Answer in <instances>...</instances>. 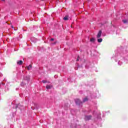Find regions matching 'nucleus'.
<instances>
[{
  "instance_id": "nucleus-2",
  "label": "nucleus",
  "mask_w": 128,
  "mask_h": 128,
  "mask_svg": "<svg viewBox=\"0 0 128 128\" xmlns=\"http://www.w3.org/2000/svg\"><path fill=\"white\" fill-rule=\"evenodd\" d=\"M92 118V116H85V120H88Z\"/></svg>"
},
{
  "instance_id": "nucleus-14",
  "label": "nucleus",
  "mask_w": 128,
  "mask_h": 128,
  "mask_svg": "<svg viewBox=\"0 0 128 128\" xmlns=\"http://www.w3.org/2000/svg\"><path fill=\"white\" fill-rule=\"evenodd\" d=\"M122 62H120V61H119L118 62V64L119 65V66H120V64H122Z\"/></svg>"
},
{
  "instance_id": "nucleus-13",
  "label": "nucleus",
  "mask_w": 128,
  "mask_h": 128,
  "mask_svg": "<svg viewBox=\"0 0 128 128\" xmlns=\"http://www.w3.org/2000/svg\"><path fill=\"white\" fill-rule=\"evenodd\" d=\"M42 82H43V84H46V80H43Z\"/></svg>"
},
{
  "instance_id": "nucleus-18",
  "label": "nucleus",
  "mask_w": 128,
  "mask_h": 128,
  "mask_svg": "<svg viewBox=\"0 0 128 128\" xmlns=\"http://www.w3.org/2000/svg\"><path fill=\"white\" fill-rule=\"evenodd\" d=\"M54 44H56V42L54 43Z\"/></svg>"
},
{
  "instance_id": "nucleus-8",
  "label": "nucleus",
  "mask_w": 128,
  "mask_h": 128,
  "mask_svg": "<svg viewBox=\"0 0 128 128\" xmlns=\"http://www.w3.org/2000/svg\"><path fill=\"white\" fill-rule=\"evenodd\" d=\"M64 20H68V16H66L64 18Z\"/></svg>"
},
{
  "instance_id": "nucleus-9",
  "label": "nucleus",
  "mask_w": 128,
  "mask_h": 128,
  "mask_svg": "<svg viewBox=\"0 0 128 128\" xmlns=\"http://www.w3.org/2000/svg\"><path fill=\"white\" fill-rule=\"evenodd\" d=\"M98 42H102V38H99L98 40Z\"/></svg>"
},
{
  "instance_id": "nucleus-3",
  "label": "nucleus",
  "mask_w": 128,
  "mask_h": 128,
  "mask_svg": "<svg viewBox=\"0 0 128 128\" xmlns=\"http://www.w3.org/2000/svg\"><path fill=\"white\" fill-rule=\"evenodd\" d=\"M102 36V30H100L97 35V38H100Z\"/></svg>"
},
{
  "instance_id": "nucleus-7",
  "label": "nucleus",
  "mask_w": 128,
  "mask_h": 128,
  "mask_svg": "<svg viewBox=\"0 0 128 128\" xmlns=\"http://www.w3.org/2000/svg\"><path fill=\"white\" fill-rule=\"evenodd\" d=\"M26 68L28 70H30V68H32V65H29L28 66H27Z\"/></svg>"
},
{
  "instance_id": "nucleus-6",
  "label": "nucleus",
  "mask_w": 128,
  "mask_h": 128,
  "mask_svg": "<svg viewBox=\"0 0 128 128\" xmlns=\"http://www.w3.org/2000/svg\"><path fill=\"white\" fill-rule=\"evenodd\" d=\"M46 88H47V90H50V88H52V86L47 85L46 86Z\"/></svg>"
},
{
  "instance_id": "nucleus-15",
  "label": "nucleus",
  "mask_w": 128,
  "mask_h": 128,
  "mask_svg": "<svg viewBox=\"0 0 128 128\" xmlns=\"http://www.w3.org/2000/svg\"><path fill=\"white\" fill-rule=\"evenodd\" d=\"M77 61L80 60V56H78V59L76 60Z\"/></svg>"
},
{
  "instance_id": "nucleus-10",
  "label": "nucleus",
  "mask_w": 128,
  "mask_h": 128,
  "mask_svg": "<svg viewBox=\"0 0 128 128\" xmlns=\"http://www.w3.org/2000/svg\"><path fill=\"white\" fill-rule=\"evenodd\" d=\"M83 102H88V98H86L83 100Z\"/></svg>"
},
{
  "instance_id": "nucleus-11",
  "label": "nucleus",
  "mask_w": 128,
  "mask_h": 128,
  "mask_svg": "<svg viewBox=\"0 0 128 128\" xmlns=\"http://www.w3.org/2000/svg\"><path fill=\"white\" fill-rule=\"evenodd\" d=\"M122 22H123L124 24H126V22H128V20H122Z\"/></svg>"
},
{
  "instance_id": "nucleus-12",
  "label": "nucleus",
  "mask_w": 128,
  "mask_h": 128,
  "mask_svg": "<svg viewBox=\"0 0 128 128\" xmlns=\"http://www.w3.org/2000/svg\"><path fill=\"white\" fill-rule=\"evenodd\" d=\"M20 84H21L22 86H24V84H26V83H24V82H22Z\"/></svg>"
},
{
  "instance_id": "nucleus-16",
  "label": "nucleus",
  "mask_w": 128,
  "mask_h": 128,
  "mask_svg": "<svg viewBox=\"0 0 128 128\" xmlns=\"http://www.w3.org/2000/svg\"><path fill=\"white\" fill-rule=\"evenodd\" d=\"M50 40H51L52 42H53V40H54V38H52L50 39Z\"/></svg>"
},
{
  "instance_id": "nucleus-4",
  "label": "nucleus",
  "mask_w": 128,
  "mask_h": 128,
  "mask_svg": "<svg viewBox=\"0 0 128 128\" xmlns=\"http://www.w3.org/2000/svg\"><path fill=\"white\" fill-rule=\"evenodd\" d=\"M22 60H20L17 62V64H19L20 66L21 64H22Z\"/></svg>"
},
{
  "instance_id": "nucleus-1",
  "label": "nucleus",
  "mask_w": 128,
  "mask_h": 128,
  "mask_svg": "<svg viewBox=\"0 0 128 128\" xmlns=\"http://www.w3.org/2000/svg\"><path fill=\"white\" fill-rule=\"evenodd\" d=\"M75 102L76 104H82V102H80V99H76Z\"/></svg>"
},
{
  "instance_id": "nucleus-5",
  "label": "nucleus",
  "mask_w": 128,
  "mask_h": 128,
  "mask_svg": "<svg viewBox=\"0 0 128 128\" xmlns=\"http://www.w3.org/2000/svg\"><path fill=\"white\" fill-rule=\"evenodd\" d=\"M95 41L96 39H94V38H91L90 39V42H94Z\"/></svg>"
},
{
  "instance_id": "nucleus-17",
  "label": "nucleus",
  "mask_w": 128,
  "mask_h": 128,
  "mask_svg": "<svg viewBox=\"0 0 128 128\" xmlns=\"http://www.w3.org/2000/svg\"><path fill=\"white\" fill-rule=\"evenodd\" d=\"M12 28H14V26H12Z\"/></svg>"
}]
</instances>
